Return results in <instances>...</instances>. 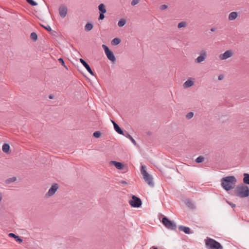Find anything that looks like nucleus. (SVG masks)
Masks as SVG:
<instances>
[{"label": "nucleus", "mask_w": 249, "mask_h": 249, "mask_svg": "<svg viewBox=\"0 0 249 249\" xmlns=\"http://www.w3.org/2000/svg\"><path fill=\"white\" fill-rule=\"evenodd\" d=\"M236 179L234 176H228L221 179V185L226 191H229L234 187Z\"/></svg>", "instance_id": "nucleus-1"}, {"label": "nucleus", "mask_w": 249, "mask_h": 249, "mask_svg": "<svg viewBox=\"0 0 249 249\" xmlns=\"http://www.w3.org/2000/svg\"><path fill=\"white\" fill-rule=\"evenodd\" d=\"M205 242L208 249H223L220 243L212 238L207 237Z\"/></svg>", "instance_id": "nucleus-2"}, {"label": "nucleus", "mask_w": 249, "mask_h": 249, "mask_svg": "<svg viewBox=\"0 0 249 249\" xmlns=\"http://www.w3.org/2000/svg\"><path fill=\"white\" fill-rule=\"evenodd\" d=\"M141 172L143 176V179L150 186H154V183L153 181L152 177L146 172V167L144 165H142L141 168Z\"/></svg>", "instance_id": "nucleus-3"}, {"label": "nucleus", "mask_w": 249, "mask_h": 249, "mask_svg": "<svg viewBox=\"0 0 249 249\" xmlns=\"http://www.w3.org/2000/svg\"><path fill=\"white\" fill-rule=\"evenodd\" d=\"M236 195L237 196L244 198L249 196V188L245 185L238 186L236 188Z\"/></svg>", "instance_id": "nucleus-4"}, {"label": "nucleus", "mask_w": 249, "mask_h": 249, "mask_svg": "<svg viewBox=\"0 0 249 249\" xmlns=\"http://www.w3.org/2000/svg\"><path fill=\"white\" fill-rule=\"evenodd\" d=\"M161 222L163 225L168 229L175 230L177 228L176 223L170 220L166 217L162 218Z\"/></svg>", "instance_id": "nucleus-5"}, {"label": "nucleus", "mask_w": 249, "mask_h": 249, "mask_svg": "<svg viewBox=\"0 0 249 249\" xmlns=\"http://www.w3.org/2000/svg\"><path fill=\"white\" fill-rule=\"evenodd\" d=\"M102 48L104 49L105 51V53L106 55H107V58L112 62H115L116 61V58L113 53V52L110 51L107 46L106 45H102Z\"/></svg>", "instance_id": "nucleus-6"}, {"label": "nucleus", "mask_w": 249, "mask_h": 249, "mask_svg": "<svg viewBox=\"0 0 249 249\" xmlns=\"http://www.w3.org/2000/svg\"><path fill=\"white\" fill-rule=\"evenodd\" d=\"M129 203L133 207L139 208L142 205V201L136 196H133L132 199L129 201Z\"/></svg>", "instance_id": "nucleus-7"}, {"label": "nucleus", "mask_w": 249, "mask_h": 249, "mask_svg": "<svg viewBox=\"0 0 249 249\" xmlns=\"http://www.w3.org/2000/svg\"><path fill=\"white\" fill-rule=\"evenodd\" d=\"M233 55V51L231 50H229L225 52L224 53L220 54L218 57L220 60H224L232 57Z\"/></svg>", "instance_id": "nucleus-8"}, {"label": "nucleus", "mask_w": 249, "mask_h": 249, "mask_svg": "<svg viewBox=\"0 0 249 249\" xmlns=\"http://www.w3.org/2000/svg\"><path fill=\"white\" fill-rule=\"evenodd\" d=\"M207 57L206 51L203 50L200 51V55L195 59V62L196 63H200L204 61Z\"/></svg>", "instance_id": "nucleus-9"}, {"label": "nucleus", "mask_w": 249, "mask_h": 249, "mask_svg": "<svg viewBox=\"0 0 249 249\" xmlns=\"http://www.w3.org/2000/svg\"><path fill=\"white\" fill-rule=\"evenodd\" d=\"M58 188V185L57 184L55 183L53 184L51 187L49 189L48 192L46 194V196L50 197L53 196L55 193L56 192Z\"/></svg>", "instance_id": "nucleus-10"}, {"label": "nucleus", "mask_w": 249, "mask_h": 249, "mask_svg": "<svg viewBox=\"0 0 249 249\" xmlns=\"http://www.w3.org/2000/svg\"><path fill=\"white\" fill-rule=\"evenodd\" d=\"M59 12L60 17L62 18H64L66 16L68 13L67 7L65 5L60 6L59 8Z\"/></svg>", "instance_id": "nucleus-11"}, {"label": "nucleus", "mask_w": 249, "mask_h": 249, "mask_svg": "<svg viewBox=\"0 0 249 249\" xmlns=\"http://www.w3.org/2000/svg\"><path fill=\"white\" fill-rule=\"evenodd\" d=\"M80 62L81 64L84 66V67L92 75H94V73L91 69L89 65L83 59H80Z\"/></svg>", "instance_id": "nucleus-12"}, {"label": "nucleus", "mask_w": 249, "mask_h": 249, "mask_svg": "<svg viewBox=\"0 0 249 249\" xmlns=\"http://www.w3.org/2000/svg\"><path fill=\"white\" fill-rule=\"evenodd\" d=\"M178 229L179 230L183 231L184 233L186 234H190L192 233V232H191V230L190 228L187 227H185L184 226H180Z\"/></svg>", "instance_id": "nucleus-13"}, {"label": "nucleus", "mask_w": 249, "mask_h": 249, "mask_svg": "<svg viewBox=\"0 0 249 249\" xmlns=\"http://www.w3.org/2000/svg\"><path fill=\"white\" fill-rule=\"evenodd\" d=\"M111 163L112 164L114 165L116 168L118 169H123L124 168V165L119 162L116 161H111Z\"/></svg>", "instance_id": "nucleus-14"}, {"label": "nucleus", "mask_w": 249, "mask_h": 249, "mask_svg": "<svg viewBox=\"0 0 249 249\" xmlns=\"http://www.w3.org/2000/svg\"><path fill=\"white\" fill-rule=\"evenodd\" d=\"M237 17V13L236 12H232L230 13L228 17L229 20H233Z\"/></svg>", "instance_id": "nucleus-15"}, {"label": "nucleus", "mask_w": 249, "mask_h": 249, "mask_svg": "<svg viewBox=\"0 0 249 249\" xmlns=\"http://www.w3.org/2000/svg\"><path fill=\"white\" fill-rule=\"evenodd\" d=\"M185 204L188 208L191 209H195V205L194 203L190 199H187L185 201Z\"/></svg>", "instance_id": "nucleus-16"}, {"label": "nucleus", "mask_w": 249, "mask_h": 249, "mask_svg": "<svg viewBox=\"0 0 249 249\" xmlns=\"http://www.w3.org/2000/svg\"><path fill=\"white\" fill-rule=\"evenodd\" d=\"M99 13H106L107 12L106 7L104 3H101L98 6Z\"/></svg>", "instance_id": "nucleus-17"}, {"label": "nucleus", "mask_w": 249, "mask_h": 249, "mask_svg": "<svg viewBox=\"0 0 249 249\" xmlns=\"http://www.w3.org/2000/svg\"><path fill=\"white\" fill-rule=\"evenodd\" d=\"M125 137L128 138L131 142L134 144V145H136L137 143L135 140L133 138V137L127 132H125L123 135Z\"/></svg>", "instance_id": "nucleus-18"}, {"label": "nucleus", "mask_w": 249, "mask_h": 249, "mask_svg": "<svg viewBox=\"0 0 249 249\" xmlns=\"http://www.w3.org/2000/svg\"><path fill=\"white\" fill-rule=\"evenodd\" d=\"M8 235L10 237L14 238L17 241H18L19 243H21L22 242V239L20 237L13 233H10Z\"/></svg>", "instance_id": "nucleus-19"}, {"label": "nucleus", "mask_w": 249, "mask_h": 249, "mask_svg": "<svg viewBox=\"0 0 249 249\" xmlns=\"http://www.w3.org/2000/svg\"><path fill=\"white\" fill-rule=\"evenodd\" d=\"M194 85V82L191 80H187L183 84V87L184 88H187L191 87Z\"/></svg>", "instance_id": "nucleus-20"}, {"label": "nucleus", "mask_w": 249, "mask_h": 249, "mask_svg": "<svg viewBox=\"0 0 249 249\" xmlns=\"http://www.w3.org/2000/svg\"><path fill=\"white\" fill-rule=\"evenodd\" d=\"M114 128L118 133L123 135L124 134L123 131L117 124H114Z\"/></svg>", "instance_id": "nucleus-21"}, {"label": "nucleus", "mask_w": 249, "mask_h": 249, "mask_svg": "<svg viewBox=\"0 0 249 249\" xmlns=\"http://www.w3.org/2000/svg\"><path fill=\"white\" fill-rule=\"evenodd\" d=\"M93 24L91 23H87L85 26V30L86 32H89L93 28Z\"/></svg>", "instance_id": "nucleus-22"}, {"label": "nucleus", "mask_w": 249, "mask_h": 249, "mask_svg": "<svg viewBox=\"0 0 249 249\" xmlns=\"http://www.w3.org/2000/svg\"><path fill=\"white\" fill-rule=\"evenodd\" d=\"M121 42V39L119 38H115L113 39L111 42L112 45L115 46L120 44Z\"/></svg>", "instance_id": "nucleus-23"}, {"label": "nucleus", "mask_w": 249, "mask_h": 249, "mask_svg": "<svg viewBox=\"0 0 249 249\" xmlns=\"http://www.w3.org/2000/svg\"><path fill=\"white\" fill-rule=\"evenodd\" d=\"M243 181L245 184H249V174L247 173L244 174Z\"/></svg>", "instance_id": "nucleus-24"}, {"label": "nucleus", "mask_w": 249, "mask_h": 249, "mask_svg": "<svg viewBox=\"0 0 249 249\" xmlns=\"http://www.w3.org/2000/svg\"><path fill=\"white\" fill-rule=\"evenodd\" d=\"M2 151L5 153H8L10 149V146L7 143H4L2 145Z\"/></svg>", "instance_id": "nucleus-25"}, {"label": "nucleus", "mask_w": 249, "mask_h": 249, "mask_svg": "<svg viewBox=\"0 0 249 249\" xmlns=\"http://www.w3.org/2000/svg\"><path fill=\"white\" fill-rule=\"evenodd\" d=\"M30 38L33 41H36L37 39V35L35 32L32 33L30 35Z\"/></svg>", "instance_id": "nucleus-26"}, {"label": "nucleus", "mask_w": 249, "mask_h": 249, "mask_svg": "<svg viewBox=\"0 0 249 249\" xmlns=\"http://www.w3.org/2000/svg\"><path fill=\"white\" fill-rule=\"evenodd\" d=\"M17 178L16 177H12L6 179L5 182L7 184H10L12 182H15Z\"/></svg>", "instance_id": "nucleus-27"}, {"label": "nucleus", "mask_w": 249, "mask_h": 249, "mask_svg": "<svg viewBox=\"0 0 249 249\" xmlns=\"http://www.w3.org/2000/svg\"><path fill=\"white\" fill-rule=\"evenodd\" d=\"M126 23V21L124 19H121L120 20L118 23V25L120 27H122L124 26Z\"/></svg>", "instance_id": "nucleus-28"}, {"label": "nucleus", "mask_w": 249, "mask_h": 249, "mask_svg": "<svg viewBox=\"0 0 249 249\" xmlns=\"http://www.w3.org/2000/svg\"><path fill=\"white\" fill-rule=\"evenodd\" d=\"M187 26V23L185 21H182L179 23L178 25V28H181L182 27H185Z\"/></svg>", "instance_id": "nucleus-29"}, {"label": "nucleus", "mask_w": 249, "mask_h": 249, "mask_svg": "<svg viewBox=\"0 0 249 249\" xmlns=\"http://www.w3.org/2000/svg\"><path fill=\"white\" fill-rule=\"evenodd\" d=\"M204 157H203L202 156H199L195 160V161L197 163H201V162H203L204 161Z\"/></svg>", "instance_id": "nucleus-30"}, {"label": "nucleus", "mask_w": 249, "mask_h": 249, "mask_svg": "<svg viewBox=\"0 0 249 249\" xmlns=\"http://www.w3.org/2000/svg\"><path fill=\"white\" fill-rule=\"evenodd\" d=\"M26 1L32 6H36L37 3L33 0H26Z\"/></svg>", "instance_id": "nucleus-31"}, {"label": "nucleus", "mask_w": 249, "mask_h": 249, "mask_svg": "<svg viewBox=\"0 0 249 249\" xmlns=\"http://www.w3.org/2000/svg\"><path fill=\"white\" fill-rule=\"evenodd\" d=\"M193 116L194 113L192 112H190L186 114V117L188 119H190L193 117Z\"/></svg>", "instance_id": "nucleus-32"}, {"label": "nucleus", "mask_w": 249, "mask_h": 249, "mask_svg": "<svg viewBox=\"0 0 249 249\" xmlns=\"http://www.w3.org/2000/svg\"><path fill=\"white\" fill-rule=\"evenodd\" d=\"M101 133L100 131H95L93 133V136L95 137V138H99L101 136Z\"/></svg>", "instance_id": "nucleus-33"}, {"label": "nucleus", "mask_w": 249, "mask_h": 249, "mask_svg": "<svg viewBox=\"0 0 249 249\" xmlns=\"http://www.w3.org/2000/svg\"><path fill=\"white\" fill-rule=\"evenodd\" d=\"M140 0H132L131 2V4L132 6H134V5L137 4L140 2Z\"/></svg>", "instance_id": "nucleus-34"}, {"label": "nucleus", "mask_w": 249, "mask_h": 249, "mask_svg": "<svg viewBox=\"0 0 249 249\" xmlns=\"http://www.w3.org/2000/svg\"><path fill=\"white\" fill-rule=\"evenodd\" d=\"M100 13V15H99L98 19L99 20H103L105 18V15H104L105 13Z\"/></svg>", "instance_id": "nucleus-35"}, {"label": "nucleus", "mask_w": 249, "mask_h": 249, "mask_svg": "<svg viewBox=\"0 0 249 249\" xmlns=\"http://www.w3.org/2000/svg\"><path fill=\"white\" fill-rule=\"evenodd\" d=\"M41 25L48 31H51L52 30L51 27L49 25H47L46 26H43L42 25Z\"/></svg>", "instance_id": "nucleus-36"}, {"label": "nucleus", "mask_w": 249, "mask_h": 249, "mask_svg": "<svg viewBox=\"0 0 249 249\" xmlns=\"http://www.w3.org/2000/svg\"><path fill=\"white\" fill-rule=\"evenodd\" d=\"M167 8V5H165V4L161 5L160 6V10H165V9H166Z\"/></svg>", "instance_id": "nucleus-37"}, {"label": "nucleus", "mask_w": 249, "mask_h": 249, "mask_svg": "<svg viewBox=\"0 0 249 249\" xmlns=\"http://www.w3.org/2000/svg\"><path fill=\"white\" fill-rule=\"evenodd\" d=\"M58 60L59 61V62H60V63H61V64H62L63 66L65 67V62H64V60H63V58H59V59H58Z\"/></svg>", "instance_id": "nucleus-38"}, {"label": "nucleus", "mask_w": 249, "mask_h": 249, "mask_svg": "<svg viewBox=\"0 0 249 249\" xmlns=\"http://www.w3.org/2000/svg\"><path fill=\"white\" fill-rule=\"evenodd\" d=\"M227 202L228 203V204L231 206V207L232 208H234L235 207V204H233V203H230V202H229L228 201H227Z\"/></svg>", "instance_id": "nucleus-39"}, {"label": "nucleus", "mask_w": 249, "mask_h": 249, "mask_svg": "<svg viewBox=\"0 0 249 249\" xmlns=\"http://www.w3.org/2000/svg\"><path fill=\"white\" fill-rule=\"evenodd\" d=\"M223 78H224V77H223V76L222 75H220L218 77V79L219 80H222L223 79Z\"/></svg>", "instance_id": "nucleus-40"}, {"label": "nucleus", "mask_w": 249, "mask_h": 249, "mask_svg": "<svg viewBox=\"0 0 249 249\" xmlns=\"http://www.w3.org/2000/svg\"><path fill=\"white\" fill-rule=\"evenodd\" d=\"M121 183L124 185L127 184V183L125 181H124V180L121 181Z\"/></svg>", "instance_id": "nucleus-41"}, {"label": "nucleus", "mask_w": 249, "mask_h": 249, "mask_svg": "<svg viewBox=\"0 0 249 249\" xmlns=\"http://www.w3.org/2000/svg\"><path fill=\"white\" fill-rule=\"evenodd\" d=\"M215 30H216V28H212L211 29V32H214V31H215Z\"/></svg>", "instance_id": "nucleus-42"}, {"label": "nucleus", "mask_w": 249, "mask_h": 249, "mask_svg": "<svg viewBox=\"0 0 249 249\" xmlns=\"http://www.w3.org/2000/svg\"><path fill=\"white\" fill-rule=\"evenodd\" d=\"M111 122L112 123V124H113V126H114V124H116V123L113 120H111Z\"/></svg>", "instance_id": "nucleus-43"}, {"label": "nucleus", "mask_w": 249, "mask_h": 249, "mask_svg": "<svg viewBox=\"0 0 249 249\" xmlns=\"http://www.w3.org/2000/svg\"><path fill=\"white\" fill-rule=\"evenodd\" d=\"M152 249H159L158 248H157V247H152L151 248Z\"/></svg>", "instance_id": "nucleus-44"}, {"label": "nucleus", "mask_w": 249, "mask_h": 249, "mask_svg": "<svg viewBox=\"0 0 249 249\" xmlns=\"http://www.w3.org/2000/svg\"><path fill=\"white\" fill-rule=\"evenodd\" d=\"M49 98H50V99H53V96L52 95H50V96H49Z\"/></svg>", "instance_id": "nucleus-45"}]
</instances>
